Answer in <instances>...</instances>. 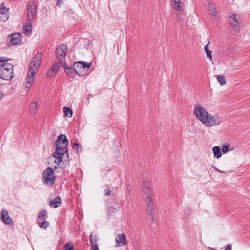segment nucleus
Masks as SVG:
<instances>
[{"label": "nucleus", "instance_id": "c756f323", "mask_svg": "<svg viewBox=\"0 0 250 250\" xmlns=\"http://www.w3.org/2000/svg\"><path fill=\"white\" fill-rule=\"evenodd\" d=\"M49 222L48 221H43L40 223H39V227L42 229H45L47 227L49 226Z\"/></svg>", "mask_w": 250, "mask_h": 250}, {"label": "nucleus", "instance_id": "a19ab883", "mask_svg": "<svg viewBox=\"0 0 250 250\" xmlns=\"http://www.w3.org/2000/svg\"><path fill=\"white\" fill-rule=\"evenodd\" d=\"M224 250H231V245L230 244H228Z\"/></svg>", "mask_w": 250, "mask_h": 250}, {"label": "nucleus", "instance_id": "473e14b6", "mask_svg": "<svg viewBox=\"0 0 250 250\" xmlns=\"http://www.w3.org/2000/svg\"><path fill=\"white\" fill-rule=\"evenodd\" d=\"M64 248L65 250H73L74 246L72 243H69L65 245Z\"/></svg>", "mask_w": 250, "mask_h": 250}, {"label": "nucleus", "instance_id": "4be33fe9", "mask_svg": "<svg viewBox=\"0 0 250 250\" xmlns=\"http://www.w3.org/2000/svg\"><path fill=\"white\" fill-rule=\"evenodd\" d=\"M208 12L209 14L212 16H216L217 10L213 4L210 3L208 5Z\"/></svg>", "mask_w": 250, "mask_h": 250}, {"label": "nucleus", "instance_id": "ddd939ff", "mask_svg": "<svg viewBox=\"0 0 250 250\" xmlns=\"http://www.w3.org/2000/svg\"><path fill=\"white\" fill-rule=\"evenodd\" d=\"M37 71L35 70H31L30 68H29L26 78L27 83L26 88L29 89L32 86V83L34 79V75L36 73Z\"/></svg>", "mask_w": 250, "mask_h": 250}, {"label": "nucleus", "instance_id": "c9c22d12", "mask_svg": "<svg viewBox=\"0 0 250 250\" xmlns=\"http://www.w3.org/2000/svg\"><path fill=\"white\" fill-rule=\"evenodd\" d=\"M9 60H10V59L9 58H7L5 57H1V56H0V63L1 62L3 63V64H4L5 63V62H7Z\"/></svg>", "mask_w": 250, "mask_h": 250}, {"label": "nucleus", "instance_id": "6ab92c4d", "mask_svg": "<svg viewBox=\"0 0 250 250\" xmlns=\"http://www.w3.org/2000/svg\"><path fill=\"white\" fill-rule=\"evenodd\" d=\"M181 0H171V6L173 9L177 11H180L182 9Z\"/></svg>", "mask_w": 250, "mask_h": 250}, {"label": "nucleus", "instance_id": "393cba45", "mask_svg": "<svg viewBox=\"0 0 250 250\" xmlns=\"http://www.w3.org/2000/svg\"><path fill=\"white\" fill-rule=\"evenodd\" d=\"M64 116L71 117L73 114L72 109L68 107H64L63 108Z\"/></svg>", "mask_w": 250, "mask_h": 250}, {"label": "nucleus", "instance_id": "f3484780", "mask_svg": "<svg viewBox=\"0 0 250 250\" xmlns=\"http://www.w3.org/2000/svg\"><path fill=\"white\" fill-rule=\"evenodd\" d=\"M32 21L27 20L26 24H24L22 28L23 33L26 36H30L32 33Z\"/></svg>", "mask_w": 250, "mask_h": 250}, {"label": "nucleus", "instance_id": "412c9836", "mask_svg": "<svg viewBox=\"0 0 250 250\" xmlns=\"http://www.w3.org/2000/svg\"><path fill=\"white\" fill-rule=\"evenodd\" d=\"M213 152L214 153V156L216 158H220L222 156V153L221 152V149L219 146H216L213 147Z\"/></svg>", "mask_w": 250, "mask_h": 250}, {"label": "nucleus", "instance_id": "79ce46f5", "mask_svg": "<svg viewBox=\"0 0 250 250\" xmlns=\"http://www.w3.org/2000/svg\"><path fill=\"white\" fill-rule=\"evenodd\" d=\"M61 64H62V66L65 68V67H68L67 66V64L66 63L64 62V59L63 60V62H62V63ZM60 64H61V63H60Z\"/></svg>", "mask_w": 250, "mask_h": 250}, {"label": "nucleus", "instance_id": "a211bd4d", "mask_svg": "<svg viewBox=\"0 0 250 250\" xmlns=\"http://www.w3.org/2000/svg\"><path fill=\"white\" fill-rule=\"evenodd\" d=\"M61 204V199L59 196L56 197L54 199L51 200L49 201V205L54 208H57Z\"/></svg>", "mask_w": 250, "mask_h": 250}, {"label": "nucleus", "instance_id": "f03ea898", "mask_svg": "<svg viewBox=\"0 0 250 250\" xmlns=\"http://www.w3.org/2000/svg\"><path fill=\"white\" fill-rule=\"evenodd\" d=\"M194 114L204 125L208 127H212L219 125L222 120L219 117L209 114L203 107L199 105L195 106Z\"/></svg>", "mask_w": 250, "mask_h": 250}, {"label": "nucleus", "instance_id": "2f4dec72", "mask_svg": "<svg viewBox=\"0 0 250 250\" xmlns=\"http://www.w3.org/2000/svg\"><path fill=\"white\" fill-rule=\"evenodd\" d=\"M229 144H227L222 146V151L223 153H226L229 151Z\"/></svg>", "mask_w": 250, "mask_h": 250}, {"label": "nucleus", "instance_id": "dca6fc26", "mask_svg": "<svg viewBox=\"0 0 250 250\" xmlns=\"http://www.w3.org/2000/svg\"><path fill=\"white\" fill-rule=\"evenodd\" d=\"M115 242L117 246H125L127 244L125 235L124 233L119 234L116 237Z\"/></svg>", "mask_w": 250, "mask_h": 250}, {"label": "nucleus", "instance_id": "aec40b11", "mask_svg": "<svg viewBox=\"0 0 250 250\" xmlns=\"http://www.w3.org/2000/svg\"><path fill=\"white\" fill-rule=\"evenodd\" d=\"M38 107V102L34 101L31 103L29 105V109L31 115H34L36 112Z\"/></svg>", "mask_w": 250, "mask_h": 250}, {"label": "nucleus", "instance_id": "39448f33", "mask_svg": "<svg viewBox=\"0 0 250 250\" xmlns=\"http://www.w3.org/2000/svg\"><path fill=\"white\" fill-rule=\"evenodd\" d=\"M74 69L79 76H84L88 74L90 64L84 61H79L74 63Z\"/></svg>", "mask_w": 250, "mask_h": 250}, {"label": "nucleus", "instance_id": "7c9ffc66", "mask_svg": "<svg viewBox=\"0 0 250 250\" xmlns=\"http://www.w3.org/2000/svg\"><path fill=\"white\" fill-rule=\"evenodd\" d=\"M65 72L70 77H72L73 75V70L70 67H65Z\"/></svg>", "mask_w": 250, "mask_h": 250}, {"label": "nucleus", "instance_id": "2eb2a0df", "mask_svg": "<svg viewBox=\"0 0 250 250\" xmlns=\"http://www.w3.org/2000/svg\"><path fill=\"white\" fill-rule=\"evenodd\" d=\"M9 8H6L4 6V3H2L0 5V20L5 21L8 20Z\"/></svg>", "mask_w": 250, "mask_h": 250}, {"label": "nucleus", "instance_id": "0eeeda50", "mask_svg": "<svg viewBox=\"0 0 250 250\" xmlns=\"http://www.w3.org/2000/svg\"><path fill=\"white\" fill-rule=\"evenodd\" d=\"M67 47L64 44H61L57 47L55 51L56 56L58 58L60 63L63 61L67 54Z\"/></svg>", "mask_w": 250, "mask_h": 250}, {"label": "nucleus", "instance_id": "1a4fd4ad", "mask_svg": "<svg viewBox=\"0 0 250 250\" xmlns=\"http://www.w3.org/2000/svg\"><path fill=\"white\" fill-rule=\"evenodd\" d=\"M145 203L147 206V211L149 216L152 217L153 219L155 216V209L156 206L153 201L152 197H146L145 200Z\"/></svg>", "mask_w": 250, "mask_h": 250}, {"label": "nucleus", "instance_id": "b1692460", "mask_svg": "<svg viewBox=\"0 0 250 250\" xmlns=\"http://www.w3.org/2000/svg\"><path fill=\"white\" fill-rule=\"evenodd\" d=\"M47 215V212L45 209H41L38 214V218L41 220H44L45 217Z\"/></svg>", "mask_w": 250, "mask_h": 250}, {"label": "nucleus", "instance_id": "4c0bfd02", "mask_svg": "<svg viewBox=\"0 0 250 250\" xmlns=\"http://www.w3.org/2000/svg\"><path fill=\"white\" fill-rule=\"evenodd\" d=\"M111 193V190L108 188H106L104 189V194L106 196L110 195Z\"/></svg>", "mask_w": 250, "mask_h": 250}, {"label": "nucleus", "instance_id": "37998d69", "mask_svg": "<svg viewBox=\"0 0 250 250\" xmlns=\"http://www.w3.org/2000/svg\"><path fill=\"white\" fill-rule=\"evenodd\" d=\"M3 95V93L0 91V100H1L2 98Z\"/></svg>", "mask_w": 250, "mask_h": 250}, {"label": "nucleus", "instance_id": "6e6552de", "mask_svg": "<svg viewBox=\"0 0 250 250\" xmlns=\"http://www.w3.org/2000/svg\"><path fill=\"white\" fill-rule=\"evenodd\" d=\"M42 55L41 53H37L33 57L32 61L30 63L29 67L31 70L38 71L39 66L41 63Z\"/></svg>", "mask_w": 250, "mask_h": 250}, {"label": "nucleus", "instance_id": "a878e982", "mask_svg": "<svg viewBox=\"0 0 250 250\" xmlns=\"http://www.w3.org/2000/svg\"><path fill=\"white\" fill-rule=\"evenodd\" d=\"M72 148L73 149L76 150L77 153H79L82 150V146L77 143H74L73 144Z\"/></svg>", "mask_w": 250, "mask_h": 250}, {"label": "nucleus", "instance_id": "20e7f679", "mask_svg": "<svg viewBox=\"0 0 250 250\" xmlns=\"http://www.w3.org/2000/svg\"><path fill=\"white\" fill-rule=\"evenodd\" d=\"M14 65L11 63L0 64V78L5 80H10L14 76Z\"/></svg>", "mask_w": 250, "mask_h": 250}, {"label": "nucleus", "instance_id": "f8f14e48", "mask_svg": "<svg viewBox=\"0 0 250 250\" xmlns=\"http://www.w3.org/2000/svg\"><path fill=\"white\" fill-rule=\"evenodd\" d=\"M1 220L6 225H14V222L10 217L8 211L6 209H3L1 211Z\"/></svg>", "mask_w": 250, "mask_h": 250}, {"label": "nucleus", "instance_id": "9b49d317", "mask_svg": "<svg viewBox=\"0 0 250 250\" xmlns=\"http://www.w3.org/2000/svg\"><path fill=\"white\" fill-rule=\"evenodd\" d=\"M142 189L144 194L146 197H152L153 190L151 188L150 182L147 180H144L142 184Z\"/></svg>", "mask_w": 250, "mask_h": 250}, {"label": "nucleus", "instance_id": "cd10ccee", "mask_svg": "<svg viewBox=\"0 0 250 250\" xmlns=\"http://www.w3.org/2000/svg\"><path fill=\"white\" fill-rule=\"evenodd\" d=\"M60 63V62L55 63L50 68V69H51L55 74L57 73L59 69Z\"/></svg>", "mask_w": 250, "mask_h": 250}, {"label": "nucleus", "instance_id": "ea45409f", "mask_svg": "<svg viewBox=\"0 0 250 250\" xmlns=\"http://www.w3.org/2000/svg\"><path fill=\"white\" fill-rule=\"evenodd\" d=\"M62 1L61 0H57L56 5L60 7L62 4Z\"/></svg>", "mask_w": 250, "mask_h": 250}, {"label": "nucleus", "instance_id": "c85d7f7f", "mask_svg": "<svg viewBox=\"0 0 250 250\" xmlns=\"http://www.w3.org/2000/svg\"><path fill=\"white\" fill-rule=\"evenodd\" d=\"M98 240V237L97 235L92 236V234L90 235L89 237V241L91 244H97Z\"/></svg>", "mask_w": 250, "mask_h": 250}, {"label": "nucleus", "instance_id": "7ed1b4c3", "mask_svg": "<svg viewBox=\"0 0 250 250\" xmlns=\"http://www.w3.org/2000/svg\"><path fill=\"white\" fill-rule=\"evenodd\" d=\"M54 166V169H53L50 167H47L42 172V181L43 184L45 186H48L50 185H53L55 181L56 177L54 175V170L57 168V167L61 166V164H59Z\"/></svg>", "mask_w": 250, "mask_h": 250}, {"label": "nucleus", "instance_id": "4468645a", "mask_svg": "<svg viewBox=\"0 0 250 250\" xmlns=\"http://www.w3.org/2000/svg\"><path fill=\"white\" fill-rule=\"evenodd\" d=\"M36 13L35 4H30L27 6V20L32 21Z\"/></svg>", "mask_w": 250, "mask_h": 250}, {"label": "nucleus", "instance_id": "e433bc0d", "mask_svg": "<svg viewBox=\"0 0 250 250\" xmlns=\"http://www.w3.org/2000/svg\"><path fill=\"white\" fill-rule=\"evenodd\" d=\"M91 250H99V247L97 244H91Z\"/></svg>", "mask_w": 250, "mask_h": 250}, {"label": "nucleus", "instance_id": "423d86ee", "mask_svg": "<svg viewBox=\"0 0 250 250\" xmlns=\"http://www.w3.org/2000/svg\"><path fill=\"white\" fill-rule=\"evenodd\" d=\"M7 45L9 46L18 45L21 42V35L20 33L9 35L7 37Z\"/></svg>", "mask_w": 250, "mask_h": 250}, {"label": "nucleus", "instance_id": "f704fd0d", "mask_svg": "<svg viewBox=\"0 0 250 250\" xmlns=\"http://www.w3.org/2000/svg\"><path fill=\"white\" fill-rule=\"evenodd\" d=\"M56 75V74L53 72L51 69L48 70L46 73V75L49 77H54Z\"/></svg>", "mask_w": 250, "mask_h": 250}, {"label": "nucleus", "instance_id": "5701e85b", "mask_svg": "<svg viewBox=\"0 0 250 250\" xmlns=\"http://www.w3.org/2000/svg\"><path fill=\"white\" fill-rule=\"evenodd\" d=\"M209 42L206 44L204 47V51L206 53L207 58H208L211 60H212V51L208 49V45Z\"/></svg>", "mask_w": 250, "mask_h": 250}, {"label": "nucleus", "instance_id": "9d476101", "mask_svg": "<svg viewBox=\"0 0 250 250\" xmlns=\"http://www.w3.org/2000/svg\"><path fill=\"white\" fill-rule=\"evenodd\" d=\"M229 25L233 28V30L236 33H238L240 31V23L238 21V20L236 18V15L232 14L229 16Z\"/></svg>", "mask_w": 250, "mask_h": 250}, {"label": "nucleus", "instance_id": "a18cd8bd", "mask_svg": "<svg viewBox=\"0 0 250 250\" xmlns=\"http://www.w3.org/2000/svg\"><path fill=\"white\" fill-rule=\"evenodd\" d=\"M217 171H218L219 172H220V173H224V171H221V170H219V169H217Z\"/></svg>", "mask_w": 250, "mask_h": 250}, {"label": "nucleus", "instance_id": "58836bf2", "mask_svg": "<svg viewBox=\"0 0 250 250\" xmlns=\"http://www.w3.org/2000/svg\"><path fill=\"white\" fill-rule=\"evenodd\" d=\"M185 214H186L187 216H188L191 213V209L188 208L184 212Z\"/></svg>", "mask_w": 250, "mask_h": 250}, {"label": "nucleus", "instance_id": "c03bdc74", "mask_svg": "<svg viewBox=\"0 0 250 250\" xmlns=\"http://www.w3.org/2000/svg\"><path fill=\"white\" fill-rule=\"evenodd\" d=\"M209 249L210 250H217L216 249L212 248V247H209Z\"/></svg>", "mask_w": 250, "mask_h": 250}, {"label": "nucleus", "instance_id": "72a5a7b5", "mask_svg": "<svg viewBox=\"0 0 250 250\" xmlns=\"http://www.w3.org/2000/svg\"><path fill=\"white\" fill-rule=\"evenodd\" d=\"M177 15H178V19L180 21H184L185 20L186 15L185 13L183 12H180V13H177L176 14Z\"/></svg>", "mask_w": 250, "mask_h": 250}, {"label": "nucleus", "instance_id": "bb28decb", "mask_svg": "<svg viewBox=\"0 0 250 250\" xmlns=\"http://www.w3.org/2000/svg\"><path fill=\"white\" fill-rule=\"evenodd\" d=\"M217 80L221 85H224L226 83V81L224 76L219 75H216Z\"/></svg>", "mask_w": 250, "mask_h": 250}, {"label": "nucleus", "instance_id": "f257e3e1", "mask_svg": "<svg viewBox=\"0 0 250 250\" xmlns=\"http://www.w3.org/2000/svg\"><path fill=\"white\" fill-rule=\"evenodd\" d=\"M68 140L66 135L60 134L57 137L55 143V151L53 153V157L56 158L55 163L59 165L61 162L63 165H61L60 167L65 168L66 165L69 163V155L68 152Z\"/></svg>", "mask_w": 250, "mask_h": 250}]
</instances>
